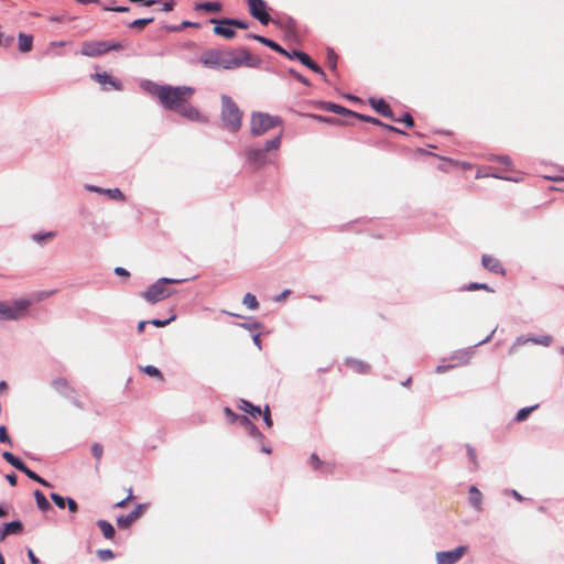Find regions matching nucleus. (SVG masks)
Returning <instances> with one entry per match:
<instances>
[{
	"label": "nucleus",
	"mask_w": 564,
	"mask_h": 564,
	"mask_svg": "<svg viewBox=\"0 0 564 564\" xmlns=\"http://www.w3.org/2000/svg\"><path fill=\"white\" fill-rule=\"evenodd\" d=\"M248 57L247 51L208 50L200 55V62L208 68L232 69L241 66Z\"/></svg>",
	"instance_id": "1"
},
{
	"label": "nucleus",
	"mask_w": 564,
	"mask_h": 564,
	"mask_svg": "<svg viewBox=\"0 0 564 564\" xmlns=\"http://www.w3.org/2000/svg\"><path fill=\"white\" fill-rule=\"evenodd\" d=\"M195 89L191 86L164 85L160 91V102L166 110L176 111L185 101L194 95Z\"/></svg>",
	"instance_id": "2"
},
{
	"label": "nucleus",
	"mask_w": 564,
	"mask_h": 564,
	"mask_svg": "<svg viewBox=\"0 0 564 564\" xmlns=\"http://www.w3.org/2000/svg\"><path fill=\"white\" fill-rule=\"evenodd\" d=\"M187 281V279H171L160 278L154 283L149 285L147 290L141 293V296L150 304H155L170 297L174 290L166 286V284H176Z\"/></svg>",
	"instance_id": "3"
},
{
	"label": "nucleus",
	"mask_w": 564,
	"mask_h": 564,
	"mask_svg": "<svg viewBox=\"0 0 564 564\" xmlns=\"http://www.w3.org/2000/svg\"><path fill=\"white\" fill-rule=\"evenodd\" d=\"M221 120L231 132H237L241 127L242 113L237 104L227 95L221 96Z\"/></svg>",
	"instance_id": "4"
},
{
	"label": "nucleus",
	"mask_w": 564,
	"mask_h": 564,
	"mask_svg": "<svg viewBox=\"0 0 564 564\" xmlns=\"http://www.w3.org/2000/svg\"><path fill=\"white\" fill-rule=\"evenodd\" d=\"M281 124L282 119L279 116L256 111L250 117V133L253 137H260Z\"/></svg>",
	"instance_id": "5"
},
{
	"label": "nucleus",
	"mask_w": 564,
	"mask_h": 564,
	"mask_svg": "<svg viewBox=\"0 0 564 564\" xmlns=\"http://www.w3.org/2000/svg\"><path fill=\"white\" fill-rule=\"evenodd\" d=\"M32 302L29 299L20 297L12 302L0 301V319L19 321L28 315Z\"/></svg>",
	"instance_id": "6"
},
{
	"label": "nucleus",
	"mask_w": 564,
	"mask_h": 564,
	"mask_svg": "<svg viewBox=\"0 0 564 564\" xmlns=\"http://www.w3.org/2000/svg\"><path fill=\"white\" fill-rule=\"evenodd\" d=\"M468 547L459 545L449 551H441L435 554L436 564H456L466 554Z\"/></svg>",
	"instance_id": "7"
},
{
	"label": "nucleus",
	"mask_w": 564,
	"mask_h": 564,
	"mask_svg": "<svg viewBox=\"0 0 564 564\" xmlns=\"http://www.w3.org/2000/svg\"><path fill=\"white\" fill-rule=\"evenodd\" d=\"M246 161L252 169H262L269 161L265 150L262 148H249L245 152Z\"/></svg>",
	"instance_id": "8"
},
{
	"label": "nucleus",
	"mask_w": 564,
	"mask_h": 564,
	"mask_svg": "<svg viewBox=\"0 0 564 564\" xmlns=\"http://www.w3.org/2000/svg\"><path fill=\"white\" fill-rule=\"evenodd\" d=\"M250 14L257 19L261 24L267 25L270 21V15L267 12V4L263 0H248Z\"/></svg>",
	"instance_id": "9"
},
{
	"label": "nucleus",
	"mask_w": 564,
	"mask_h": 564,
	"mask_svg": "<svg viewBox=\"0 0 564 564\" xmlns=\"http://www.w3.org/2000/svg\"><path fill=\"white\" fill-rule=\"evenodd\" d=\"M175 112L193 122L206 123L208 121L207 117L202 115L199 110L193 105L188 104V101H185Z\"/></svg>",
	"instance_id": "10"
},
{
	"label": "nucleus",
	"mask_w": 564,
	"mask_h": 564,
	"mask_svg": "<svg viewBox=\"0 0 564 564\" xmlns=\"http://www.w3.org/2000/svg\"><path fill=\"white\" fill-rule=\"evenodd\" d=\"M286 56L291 59H299L303 65H305L313 72L319 74L324 79L326 78L324 70L315 62H313L312 58L306 53L294 50L292 52H289V55Z\"/></svg>",
	"instance_id": "11"
},
{
	"label": "nucleus",
	"mask_w": 564,
	"mask_h": 564,
	"mask_svg": "<svg viewBox=\"0 0 564 564\" xmlns=\"http://www.w3.org/2000/svg\"><path fill=\"white\" fill-rule=\"evenodd\" d=\"M475 347H468L464 349L455 350L451 356L449 360L454 361L452 364L455 367L468 365L475 354Z\"/></svg>",
	"instance_id": "12"
},
{
	"label": "nucleus",
	"mask_w": 564,
	"mask_h": 564,
	"mask_svg": "<svg viewBox=\"0 0 564 564\" xmlns=\"http://www.w3.org/2000/svg\"><path fill=\"white\" fill-rule=\"evenodd\" d=\"M107 53V41L85 42L82 46V54L89 57L99 56Z\"/></svg>",
	"instance_id": "13"
},
{
	"label": "nucleus",
	"mask_w": 564,
	"mask_h": 564,
	"mask_svg": "<svg viewBox=\"0 0 564 564\" xmlns=\"http://www.w3.org/2000/svg\"><path fill=\"white\" fill-rule=\"evenodd\" d=\"M144 505H138L134 510H132L127 516H120L117 518V523L120 528H128L132 522L139 519L144 510Z\"/></svg>",
	"instance_id": "14"
},
{
	"label": "nucleus",
	"mask_w": 564,
	"mask_h": 564,
	"mask_svg": "<svg viewBox=\"0 0 564 564\" xmlns=\"http://www.w3.org/2000/svg\"><path fill=\"white\" fill-rule=\"evenodd\" d=\"M210 22L217 23V25H215V28H214L215 34L223 36L225 39H232L236 35V32L232 29V24L227 23L226 19H224L223 21H219V22L216 21L215 19H212Z\"/></svg>",
	"instance_id": "15"
},
{
	"label": "nucleus",
	"mask_w": 564,
	"mask_h": 564,
	"mask_svg": "<svg viewBox=\"0 0 564 564\" xmlns=\"http://www.w3.org/2000/svg\"><path fill=\"white\" fill-rule=\"evenodd\" d=\"M93 78L96 82H98L100 85H102L104 89H109L107 87V85L110 86L111 88L116 89V90H120L121 89L120 82H118L117 79L112 78L107 73H96V74L93 75Z\"/></svg>",
	"instance_id": "16"
},
{
	"label": "nucleus",
	"mask_w": 564,
	"mask_h": 564,
	"mask_svg": "<svg viewBox=\"0 0 564 564\" xmlns=\"http://www.w3.org/2000/svg\"><path fill=\"white\" fill-rule=\"evenodd\" d=\"M85 188L89 192L107 195L110 198L116 199V200H124V195L122 194V192L119 188L105 189V188H101V187H98L95 185H86Z\"/></svg>",
	"instance_id": "17"
},
{
	"label": "nucleus",
	"mask_w": 564,
	"mask_h": 564,
	"mask_svg": "<svg viewBox=\"0 0 564 564\" xmlns=\"http://www.w3.org/2000/svg\"><path fill=\"white\" fill-rule=\"evenodd\" d=\"M468 502L476 511L482 510V494L476 486H470L468 490Z\"/></svg>",
	"instance_id": "18"
},
{
	"label": "nucleus",
	"mask_w": 564,
	"mask_h": 564,
	"mask_svg": "<svg viewBox=\"0 0 564 564\" xmlns=\"http://www.w3.org/2000/svg\"><path fill=\"white\" fill-rule=\"evenodd\" d=\"M481 263L485 269L489 270L494 273L503 274V268L500 263V261L491 256L484 254L481 258Z\"/></svg>",
	"instance_id": "19"
},
{
	"label": "nucleus",
	"mask_w": 564,
	"mask_h": 564,
	"mask_svg": "<svg viewBox=\"0 0 564 564\" xmlns=\"http://www.w3.org/2000/svg\"><path fill=\"white\" fill-rule=\"evenodd\" d=\"M369 102H370L371 107L377 112L382 115L383 117L393 118V113H392L389 105L383 99H381V98H379V99L378 98H370Z\"/></svg>",
	"instance_id": "20"
},
{
	"label": "nucleus",
	"mask_w": 564,
	"mask_h": 564,
	"mask_svg": "<svg viewBox=\"0 0 564 564\" xmlns=\"http://www.w3.org/2000/svg\"><path fill=\"white\" fill-rule=\"evenodd\" d=\"M22 522L21 521H12L4 525L3 530L0 532V541L4 540L10 534H15L22 531Z\"/></svg>",
	"instance_id": "21"
},
{
	"label": "nucleus",
	"mask_w": 564,
	"mask_h": 564,
	"mask_svg": "<svg viewBox=\"0 0 564 564\" xmlns=\"http://www.w3.org/2000/svg\"><path fill=\"white\" fill-rule=\"evenodd\" d=\"M250 37H252L253 40H256V41L262 43L263 45L272 48L275 52H279V53H281V54L285 55V56L289 55L288 51H285L278 43H275L274 41H272L270 39H267V37L261 36V35H256V34L250 35Z\"/></svg>",
	"instance_id": "22"
},
{
	"label": "nucleus",
	"mask_w": 564,
	"mask_h": 564,
	"mask_svg": "<svg viewBox=\"0 0 564 564\" xmlns=\"http://www.w3.org/2000/svg\"><path fill=\"white\" fill-rule=\"evenodd\" d=\"M52 387L55 391H57L58 393H61L63 395H68V393L72 391L67 380L62 377L55 378L52 381Z\"/></svg>",
	"instance_id": "23"
},
{
	"label": "nucleus",
	"mask_w": 564,
	"mask_h": 564,
	"mask_svg": "<svg viewBox=\"0 0 564 564\" xmlns=\"http://www.w3.org/2000/svg\"><path fill=\"white\" fill-rule=\"evenodd\" d=\"M19 40V50L22 53H28L32 50L33 45V36L28 35L25 33H20L18 36Z\"/></svg>",
	"instance_id": "24"
},
{
	"label": "nucleus",
	"mask_w": 564,
	"mask_h": 564,
	"mask_svg": "<svg viewBox=\"0 0 564 564\" xmlns=\"http://www.w3.org/2000/svg\"><path fill=\"white\" fill-rule=\"evenodd\" d=\"M346 365L358 373H365L369 370V365L364 362L362 360L348 358L346 359Z\"/></svg>",
	"instance_id": "25"
},
{
	"label": "nucleus",
	"mask_w": 564,
	"mask_h": 564,
	"mask_svg": "<svg viewBox=\"0 0 564 564\" xmlns=\"http://www.w3.org/2000/svg\"><path fill=\"white\" fill-rule=\"evenodd\" d=\"M97 525L106 539L111 540L115 536V528L110 522L106 520H98Z\"/></svg>",
	"instance_id": "26"
},
{
	"label": "nucleus",
	"mask_w": 564,
	"mask_h": 564,
	"mask_svg": "<svg viewBox=\"0 0 564 564\" xmlns=\"http://www.w3.org/2000/svg\"><path fill=\"white\" fill-rule=\"evenodd\" d=\"M2 457L6 459V462H8L10 465H12L18 470H20V471L24 470L25 464L20 458L15 457L12 453L3 452Z\"/></svg>",
	"instance_id": "27"
},
{
	"label": "nucleus",
	"mask_w": 564,
	"mask_h": 564,
	"mask_svg": "<svg viewBox=\"0 0 564 564\" xmlns=\"http://www.w3.org/2000/svg\"><path fill=\"white\" fill-rule=\"evenodd\" d=\"M141 87L143 90L152 94V95H155L158 98H160V91L161 89L164 87V85H159L156 83H153L151 80H143L141 83Z\"/></svg>",
	"instance_id": "28"
},
{
	"label": "nucleus",
	"mask_w": 564,
	"mask_h": 564,
	"mask_svg": "<svg viewBox=\"0 0 564 564\" xmlns=\"http://www.w3.org/2000/svg\"><path fill=\"white\" fill-rule=\"evenodd\" d=\"M239 409L249 413L253 417H257L258 415L261 414V409L259 406L253 405L252 403H250L249 401H246V400L240 401Z\"/></svg>",
	"instance_id": "29"
},
{
	"label": "nucleus",
	"mask_w": 564,
	"mask_h": 564,
	"mask_svg": "<svg viewBox=\"0 0 564 564\" xmlns=\"http://www.w3.org/2000/svg\"><path fill=\"white\" fill-rule=\"evenodd\" d=\"M281 142H282V133H279L276 137H274L270 140H267L264 142V147L262 149L265 150V153H268L270 151H276L280 149Z\"/></svg>",
	"instance_id": "30"
},
{
	"label": "nucleus",
	"mask_w": 564,
	"mask_h": 564,
	"mask_svg": "<svg viewBox=\"0 0 564 564\" xmlns=\"http://www.w3.org/2000/svg\"><path fill=\"white\" fill-rule=\"evenodd\" d=\"M34 498L36 501V506L41 511H47L51 508L48 500L40 490L34 491Z\"/></svg>",
	"instance_id": "31"
},
{
	"label": "nucleus",
	"mask_w": 564,
	"mask_h": 564,
	"mask_svg": "<svg viewBox=\"0 0 564 564\" xmlns=\"http://www.w3.org/2000/svg\"><path fill=\"white\" fill-rule=\"evenodd\" d=\"M195 10H204L207 12H218L221 10L219 2H203L195 6Z\"/></svg>",
	"instance_id": "32"
},
{
	"label": "nucleus",
	"mask_w": 564,
	"mask_h": 564,
	"mask_svg": "<svg viewBox=\"0 0 564 564\" xmlns=\"http://www.w3.org/2000/svg\"><path fill=\"white\" fill-rule=\"evenodd\" d=\"M532 344L541 345L544 347H549L553 343V338L550 335H540L529 337Z\"/></svg>",
	"instance_id": "33"
},
{
	"label": "nucleus",
	"mask_w": 564,
	"mask_h": 564,
	"mask_svg": "<svg viewBox=\"0 0 564 564\" xmlns=\"http://www.w3.org/2000/svg\"><path fill=\"white\" fill-rule=\"evenodd\" d=\"M324 109L327 111L337 113V115H344V113L355 115L352 111L344 108L343 106H339V105L333 104V102L325 104Z\"/></svg>",
	"instance_id": "34"
},
{
	"label": "nucleus",
	"mask_w": 564,
	"mask_h": 564,
	"mask_svg": "<svg viewBox=\"0 0 564 564\" xmlns=\"http://www.w3.org/2000/svg\"><path fill=\"white\" fill-rule=\"evenodd\" d=\"M21 471L24 473L26 477H29L30 479L41 484L44 487H52V485L48 481H46L45 479L40 477L33 470L29 469L26 466H25L24 470H21Z\"/></svg>",
	"instance_id": "35"
},
{
	"label": "nucleus",
	"mask_w": 564,
	"mask_h": 564,
	"mask_svg": "<svg viewBox=\"0 0 564 564\" xmlns=\"http://www.w3.org/2000/svg\"><path fill=\"white\" fill-rule=\"evenodd\" d=\"M485 290L487 292H494V289L486 283L470 282L469 284L462 288V291H477Z\"/></svg>",
	"instance_id": "36"
},
{
	"label": "nucleus",
	"mask_w": 564,
	"mask_h": 564,
	"mask_svg": "<svg viewBox=\"0 0 564 564\" xmlns=\"http://www.w3.org/2000/svg\"><path fill=\"white\" fill-rule=\"evenodd\" d=\"M55 235L56 234L54 231L36 232V234L32 235V240L34 242L41 245V243L45 242L46 240L54 238Z\"/></svg>",
	"instance_id": "37"
},
{
	"label": "nucleus",
	"mask_w": 564,
	"mask_h": 564,
	"mask_svg": "<svg viewBox=\"0 0 564 564\" xmlns=\"http://www.w3.org/2000/svg\"><path fill=\"white\" fill-rule=\"evenodd\" d=\"M243 305H246L249 310H257L259 307V303L257 297L251 293H246L242 299Z\"/></svg>",
	"instance_id": "38"
},
{
	"label": "nucleus",
	"mask_w": 564,
	"mask_h": 564,
	"mask_svg": "<svg viewBox=\"0 0 564 564\" xmlns=\"http://www.w3.org/2000/svg\"><path fill=\"white\" fill-rule=\"evenodd\" d=\"M536 408H538V404L532 405V406H527V408H522V409H520V410L517 412L514 420H516L517 422H522V421H524V420L528 417V415H529L533 410H535Z\"/></svg>",
	"instance_id": "39"
},
{
	"label": "nucleus",
	"mask_w": 564,
	"mask_h": 564,
	"mask_svg": "<svg viewBox=\"0 0 564 564\" xmlns=\"http://www.w3.org/2000/svg\"><path fill=\"white\" fill-rule=\"evenodd\" d=\"M529 343H531V340H529V337H524V336L517 337L510 347V354H514L520 346H523Z\"/></svg>",
	"instance_id": "40"
},
{
	"label": "nucleus",
	"mask_w": 564,
	"mask_h": 564,
	"mask_svg": "<svg viewBox=\"0 0 564 564\" xmlns=\"http://www.w3.org/2000/svg\"><path fill=\"white\" fill-rule=\"evenodd\" d=\"M153 18L137 19L130 23V28L141 29L153 22Z\"/></svg>",
	"instance_id": "41"
},
{
	"label": "nucleus",
	"mask_w": 564,
	"mask_h": 564,
	"mask_svg": "<svg viewBox=\"0 0 564 564\" xmlns=\"http://www.w3.org/2000/svg\"><path fill=\"white\" fill-rule=\"evenodd\" d=\"M175 318H176V315H172L167 319L154 318V319L149 321V324H151L155 327H164V326L169 325L171 322L175 321Z\"/></svg>",
	"instance_id": "42"
},
{
	"label": "nucleus",
	"mask_w": 564,
	"mask_h": 564,
	"mask_svg": "<svg viewBox=\"0 0 564 564\" xmlns=\"http://www.w3.org/2000/svg\"><path fill=\"white\" fill-rule=\"evenodd\" d=\"M91 454L99 462L104 455V446L99 443H94L91 445Z\"/></svg>",
	"instance_id": "43"
},
{
	"label": "nucleus",
	"mask_w": 564,
	"mask_h": 564,
	"mask_svg": "<svg viewBox=\"0 0 564 564\" xmlns=\"http://www.w3.org/2000/svg\"><path fill=\"white\" fill-rule=\"evenodd\" d=\"M142 370L150 377L162 378L161 371L152 365H148V366L143 367Z\"/></svg>",
	"instance_id": "44"
},
{
	"label": "nucleus",
	"mask_w": 564,
	"mask_h": 564,
	"mask_svg": "<svg viewBox=\"0 0 564 564\" xmlns=\"http://www.w3.org/2000/svg\"><path fill=\"white\" fill-rule=\"evenodd\" d=\"M51 499L53 500V502L59 508V509H64L65 506H66V498L62 497L61 495L58 494H51Z\"/></svg>",
	"instance_id": "45"
},
{
	"label": "nucleus",
	"mask_w": 564,
	"mask_h": 564,
	"mask_svg": "<svg viewBox=\"0 0 564 564\" xmlns=\"http://www.w3.org/2000/svg\"><path fill=\"white\" fill-rule=\"evenodd\" d=\"M97 554L101 561H108V560L113 558V556H115L113 552L109 549L98 550Z\"/></svg>",
	"instance_id": "46"
},
{
	"label": "nucleus",
	"mask_w": 564,
	"mask_h": 564,
	"mask_svg": "<svg viewBox=\"0 0 564 564\" xmlns=\"http://www.w3.org/2000/svg\"><path fill=\"white\" fill-rule=\"evenodd\" d=\"M393 120L398 121V122H403L405 123V126L408 127H412L413 126V118L409 115V113H404L401 118H392Z\"/></svg>",
	"instance_id": "47"
},
{
	"label": "nucleus",
	"mask_w": 564,
	"mask_h": 564,
	"mask_svg": "<svg viewBox=\"0 0 564 564\" xmlns=\"http://www.w3.org/2000/svg\"><path fill=\"white\" fill-rule=\"evenodd\" d=\"M0 443H8L12 445V441L7 433L6 426L3 425L0 426Z\"/></svg>",
	"instance_id": "48"
},
{
	"label": "nucleus",
	"mask_w": 564,
	"mask_h": 564,
	"mask_svg": "<svg viewBox=\"0 0 564 564\" xmlns=\"http://www.w3.org/2000/svg\"><path fill=\"white\" fill-rule=\"evenodd\" d=\"M224 413H225V415H226L227 420H228L229 422H231V423H234V422L238 421V419H239V415H238L237 413H235V412H234L231 409H229V408H225Z\"/></svg>",
	"instance_id": "49"
},
{
	"label": "nucleus",
	"mask_w": 564,
	"mask_h": 564,
	"mask_svg": "<svg viewBox=\"0 0 564 564\" xmlns=\"http://www.w3.org/2000/svg\"><path fill=\"white\" fill-rule=\"evenodd\" d=\"M263 421L265 423V425L268 427H271L273 422H272V419H271V415H270V409H269V405H265L264 406V411H263Z\"/></svg>",
	"instance_id": "50"
},
{
	"label": "nucleus",
	"mask_w": 564,
	"mask_h": 564,
	"mask_svg": "<svg viewBox=\"0 0 564 564\" xmlns=\"http://www.w3.org/2000/svg\"><path fill=\"white\" fill-rule=\"evenodd\" d=\"M503 494L507 496H512L518 501H523L524 499L522 495L518 492L516 489H506Z\"/></svg>",
	"instance_id": "51"
},
{
	"label": "nucleus",
	"mask_w": 564,
	"mask_h": 564,
	"mask_svg": "<svg viewBox=\"0 0 564 564\" xmlns=\"http://www.w3.org/2000/svg\"><path fill=\"white\" fill-rule=\"evenodd\" d=\"M226 22L227 23H231L232 26H237L239 29H247L248 28V24L243 21H240V20H236V19H226Z\"/></svg>",
	"instance_id": "52"
},
{
	"label": "nucleus",
	"mask_w": 564,
	"mask_h": 564,
	"mask_svg": "<svg viewBox=\"0 0 564 564\" xmlns=\"http://www.w3.org/2000/svg\"><path fill=\"white\" fill-rule=\"evenodd\" d=\"M467 454H468L469 459L473 462V464L475 466H477L478 462H477L476 451L470 445H467Z\"/></svg>",
	"instance_id": "53"
},
{
	"label": "nucleus",
	"mask_w": 564,
	"mask_h": 564,
	"mask_svg": "<svg viewBox=\"0 0 564 564\" xmlns=\"http://www.w3.org/2000/svg\"><path fill=\"white\" fill-rule=\"evenodd\" d=\"M290 73H291V74H292V75H293V76H294L299 82L303 83L304 85H306V86H310V85H311L310 80H308L306 77L302 76L300 73H297V72H295V70H293V69H291V70H290Z\"/></svg>",
	"instance_id": "54"
},
{
	"label": "nucleus",
	"mask_w": 564,
	"mask_h": 564,
	"mask_svg": "<svg viewBox=\"0 0 564 564\" xmlns=\"http://www.w3.org/2000/svg\"><path fill=\"white\" fill-rule=\"evenodd\" d=\"M66 505L70 512L77 511V502L73 498H66Z\"/></svg>",
	"instance_id": "55"
},
{
	"label": "nucleus",
	"mask_w": 564,
	"mask_h": 564,
	"mask_svg": "<svg viewBox=\"0 0 564 564\" xmlns=\"http://www.w3.org/2000/svg\"><path fill=\"white\" fill-rule=\"evenodd\" d=\"M123 45L119 42H108L107 41V52L112 50H121Z\"/></svg>",
	"instance_id": "56"
},
{
	"label": "nucleus",
	"mask_w": 564,
	"mask_h": 564,
	"mask_svg": "<svg viewBox=\"0 0 564 564\" xmlns=\"http://www.w3.org/2000/svg\"><path fill=\"white\" fill-rule=\"evenodd\" d=\"M133 498L131 489L129 490V495L126 499L118 501L115 507L116 508H123L126 507L127 502Z\"/></svg>",
	"instance_id": "57"
},
{
	"label": "nucleus",
	"mask_w": 564,
	"mask_h": 564,
	"mask_svg": "<svg viewBox=\"0 0 564 564\" xmlns=\"http://www.w3.org/2000/svg\"><path fill=\"white\" fill-rule=\"evenodd\" d=\"M240 326L248 330H253V329H258L260 327V324L257 322H252V323H242V324H240Z\"/></svg>",
	"instance_id": "58"
},
{
	"label": "nucleus",
	"mask_w": 564,
	"mask_h": 564,
	"mask_svg": "<svg viewBox=\"0 0 564 564\" xmlns=\"http://www.w3.org/2000/svg\"><path fill=\"white\" fill-rule=\"evenodd\" d=\"M454 366L451 364V365H438L436 368H435V372L436 373H443L447 370H451L453 369Z\"/></svg>",
	"instance_id": "59"
},
{
	"label": "nucleus",
	"mask_w": 564,
	"mask_h": 564,
	"mask_svg": "<svg viewBox=\"0 0 564 564\" xmlns=\"http://www.w3.org/2000/svg\"><path fill=\"white\" fill-rule=\"evenodd\" d=\"M328 62H329V65L335 68L336 66V54L333 50H329L328 51Z\"/></svg>",
	"instance_id": "60"
},
{
	"label": "nucleus",
	"mask_w": 564,
	"mask_h": 564,
	"mask_svg": "<svg viewBox=\"0 0 564 564\" xmlns=\"http://www.w3.org/2000/svg\"><path fill=\"white\" fill-rule=\"evenodd\" d=\"M250 434L253 437H260L262 436L261 432L258 430V427L252 423L249 427Z\"/></svg>",
	"instance_id": "61"
},
{
	"label": "nucleus",
	"mask_w": 564,
	"mask_h": 564,
	"mask_svg": "<svg viewBox=\"0 0 564 564\" xmlns=\"http://www.w3.org/2000/svg\"><path fill=\"white\" fill-rule=\"evenodd\" d=\"M115 273L119 276H129L130 273L128 272V270H126L124 268L122 267H117L115 268Z\"/></svg>",
	"instance_id": "62"
},
{
	"label": "nucleus",
	"mask_w": 564,
	"mask_h": 564,
	"mask_svg": "<svg viewBox=\"0 0 564 564\" xmlns=\"http://www.w3.org/2000/svg\"><path fill=\"white\" fill-rule=\"evenodd\" d=\"M311 463H312L314 468H318L319 465H321V459L318 458V456L316 454H312Z\"/></svg>",
	"instance_id": "63"
},
{
	"label": "nucleus",
	"mask_w": 564,
	"mask_h": 564,
	"mask_svg": "<svg viewBox=\"0 0 564 564\" xmlns=\"http://www.w3.org/2000/svg\"><path fill=\"white\" fill-rule=\"evenodd\" d=\"M6 478H7L8 482H9L11 486H15V485H17V479H18V478H17V475H15V474H13V473H12V474H8V475L6 476Z\"/></svg>",
	"instance_id": "64"
}]
</instances>
